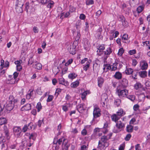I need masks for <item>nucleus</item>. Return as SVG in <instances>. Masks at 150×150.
Returning <instances> with one entry per match:
<instances>
[{
	"mask_svg": "<svg viewBox=\"0 0 150 150\" xmlns=\"http://www.w3.org/2000/svg\"><path fill=\"white\" fill-rule=\"evenodd\" d=\"M132 137V135L130 134H127L125 138V140L126 141H129Z\"/></svg>",
	"mask_w": 150,
	"mask_h": 150,
	"instance_id": "09e8293b",
	"label": "nucleus"
},
{
	"mask_svg": "<svg viewBox=\"0 0 150 150\" xmlns=\"http://www.w3.org/2000/svg\"><path fill=\"white\" fill-rule=\"evenodd\" d=\"M28 129H35L37 126V125L34 124L32 122H30L28 125Z\"/></svg>",
	"mask_w": 150,
	"mask_h": 150,
	"instance_id": "bb28decb",
	"label": "nucleus"
},
{
	"mask_svg": "<svg viewBox=\"0 0 150 150\" xmlns=\"http://www.w3.org/2000/svg\"><path fill=\"white\" fill-rule=\"evenodd\" d=\"M141 69L142 70L146 69L148 67L147 63L144 61H143L141 62Z\"/></svg>",
	"mask_w": 150,
	"mask_h": 150,
	"instance_id": "aec40b11",
	"label": "nucleus"
},
{
	"mask_svg": "<svg viewBox=\"0 0 150 150\" xmlns=\"http://www.w3.org/2000/svg\"><path fill=\"white\" fill-rule=\"evenodd\" d=\"M33 66L34 68L38 70H40L42 68V64L37 62H36L35 64V65H33Z\"/></svg>",
	"mask_w": 150,
	"mask_h": 150,
	"instance_id": "c85d7f7f",
	"label": "nucleus"
},
{
	"mask_svg": "<svg viewBox=\"0 0 150 150\" xmlns=\"http://www.w3.org/2000/svg\"><path fill=\"white\" fill-rule=\"evenodd\" d=\"M115 123V126L116 129L115 127L113 129V132L115 133H117L120 132L125 128V124L120 120L118 121Z\"/></svg>",
	"mask_w": 150,
	"mask_h": 150,
	"instance_id": "20e7f679",
	"label": "nucleus"
},
{
	"mask_svg": "<svg viewBox=\"0 0 150 150\" xmlns=\"http://www.w3.org/2000/svg\"><path fill=\"white\" fill-rule=\"evenodd\" d=\"M128 83L127 80L126 78H123L120 81L121 85L119 87L123 89H125L128 86Z\"/></svg>",
	"mask_w": 150,
	"mask_h": 150,
	"instance_id": "9d476101",
	"label": "nucleus"
},
{
	"mask_svg": "<svg viewBox=\"0 0 150 150\" xmlns=\"http://www.w3.org/2000/svg\"><path fill=\"white\" fill-rule=\"evenodd\" d=\"M116 93L120 98L124 99L127 97L128 94V90L125 89H123L120 87H117Z\"/></svg>",
	"mask_w": 150,
	"mask_h": 150,
	"instance_id": "f03ea898",
	"label": "nucleus"
},
{
	"mask_svg": "<svg viewBox=\"0 0 150 150\" xmlns=\"http://www.w3.org/2000/svg\"><path fill=\"white\" fill-rule=\"evenodd\" d=\"M103 96H102L101 98V100L102 101V104L103 105V106L104 107L105 105V102L106 101L107 98H103Z\"/></svg>",
	"mask_w": 150,
	"mask_h": 150,
	"instance_id": "13d9d810",
	"label": "nucleus"
},
{
	"mask_svg": "<svg viewBox=\"0 0 150 150\" xmlns=\"http://www.w3.org/2000/svg\"><path fill=\"white\" fill-rule=\"evenodd\" d=\"M22 7L21 6H16V12L18 13H21L23 11V9L22 8Z\"/></svg>",
	"mask_w": 150,
	"mask_h": 150,
	"instance_id": "e433bc0d",
	"label": "nucleus"
},
{
	"mask_svg": "<svg viewBox=\"0 0 150 150\" xmlns=\"http://www.w3.org/2000/svg\"><path fill=\"white\" fill-rule=\"evenodd\" d=\"M67 48L70 54L74 55L76 53V46L74 45V43H69L67 46Z\"/></svg>",
	"mask_w": 150,
	"mask_h": 150,
	"instance_id": "0eeeda50",
	"label": "nucleus"
},
{
	"mask_svg": "<svg viewBox=\"0 0 150 150\" xmlns=\"http://www.w3.org/2000/svg\"><path fill=\"white\" fill-rule=\"evenodd\" d=\"M103 66V69L104 71H107L108 70L111 69V67L109 64H104Z\"/></svg>",
	"mask_w": 150,
	"mask_h": 150,
	"instance_id": "b1692460",
	"label": "nucleus"
},
{
	"mask_svg": "<svg viewBox=\"0 0 150 150\" xmlns=\"http://www.w3.org/2000/svg\"><path fill=\"white\" fill-rule=\"evenodd\" d=\"M136 51L135 49L130 50L129 51V53L130 55H132L134 54H136Z\"/></svg>",
	"mask_w": 150,
	"mask_h": 150,
	"instance_id": "e2e57ef3",
	"label": "nucleus"
},
{
	"mask_svg": "<svg viewBox=\"0 0 150 150\" xmlns=\"http://www.w3.org/2000/svg\"><path fill=\"white\" fill-rule=\"evenodd\" d=\"M91 62V60L89 59L86 63V64L83 67V69L85 71H86L90 67V64Z\"/></svg>",
	"mask_w": 150,
	"mask_h": 150,
	"instance_id": "393cba45",
	"label": "nucleus"
},
{
	"mask_svg": "<svg viewBox=\"0 0 150 150\" xmlns=\"http://www.w3.org/2000/svg\"><path fill=\"white\" fill-rule=\"evenodd\" d=\"M23 146H28L29 147H30L33 144V143H29V144H28L27 143V141L26 140L23 141Z\"/></svg>",
	"mask_w": 150,
	"mask_h": 150,
	"instance_id": "c9c22d12",
	"label": "nucleus"
},
{
	"mask_svg": "<svg viewBox=\"0 0 150 150\" xmlns=\"http://www.w3.org/2000/svg\"><path fill=\"white\" fill-rule=\"evenodd\" d=\"M94 132H96V134L97 135L100 137L102 135L103 133L104 134L106 133L107 132V130L106 129L104 131L103 130V129L96 128L94 129Z\"/></svg>",
	"mask_w": 150,
	"mask_h": 150,
	"instance_id": "1a4fd4ad",
	"label": "nucleus"
},
{
	"mask_svg": "<svg viewBox=\"0 0 150 150\" xmlns=\"http://www.w3.org/2000/svg\"><path fill=\"white\" fill-rule=\"evenodd\" d=\"M81 134L83 136H85L87 135V132L85 128H84L81 131Z\"/></svg>",
	"mask_w": 150,
	"mask_h": 150,
	"instance_id": "5fc2aeb1",
	"label": "nucleus"
},
{
	"mask_svg": "<svg viewBox=\"0 0 150 150\" xmlns=\"http://www.w3.org/2000/svg\"><path fill=\"white\" fill-rule=\"evenodd\" d=\"M28 129V126L27 125H25L23 128L22 130L23 132H25L27 131Z\"/></svg>",
	"mask_w": 150,
	"mask_h": 150,
	"instance_id": "69168bd1",
	"label": "nucleus"
},
{
	"mask_svg": "<svg viewBox=\"0 0 150 150\" xmlns=\"http://www.w3.org/2000/svg\"><path fill=\"white\" fill-rule=\"evenodd\" d=\"M21 130L19 127L16 126L13 128V133L15 136L17 137L21 136Z\"/></svg>",
	"mask_w": 150,
	"mask_h": 150,
	"instance_id": "6e6552de",
	"label": "nucleus"
},
{
	"mask_svg": "<svg viewBox=\"0 0 150 150\" xmlns=\"http://www.w3.org/2000/svg\"><path fill=\"white\" fill-rule=\"evenodd\" d=\"M67 142V141H65L62 145V150H68L70 145Z\"/></svg>",
	"mask_w": 150,
	"mask_h": 150,
	"instance_id": "cd10ccee",
	"label": "nucleus"
},
{
	"mask_svg": "<svg viewBox=\"0 0 150 150\" xmlns=\"http://www.w3.org/2000/svg\"><path fill=\"white\" fill-rule=\"evenodd\" d=\"M7 122V120L4 117L0 118V125L6 124Z\"/></svg>",
	"mask_w": 150,
	"mask_h": 150,
	"instance_id": "2f4dec72",
	"label": "nucleus"
},
{
	"mask_svg": "<svg viewBox=\"0 0 150 150\" xmlns=\"http://www.w3.org/2000/svg\"><path fill=\"white\" fill-rule=\"evenodd\" d=\"M124 52V50L122 48H120L118 52V55L120 56H121L123 54Z\"/></svg>",
	"mask_w": 150,
	"mask_h": 150,
	"instance_id": "49530a36",
	"label": "nucleus"
},
{
	"mask_svg": "<svg viewBox=\"0 0 150 150\" xmlns=\"http://www.w3.org/2000/svg\"><path fill=\"white\" fill-rule=\"evenodd\" d=\"M143 87V85L139 82H137L134 85V88L137 90H139Z\"/></svg>",
	"mask_w": 150,
	"mask_h": 150,
	"instance_id": "5701e85b",
	"label": "nucleus"
},
{
	"mask_svg": "<svg viewBox=\"0 0 150 150\" xmlns=\"http://www.w3.org/2000/svg\"><path fill=\"white\" fill-rule=\"evenodd\" d=\"M73 62V59H69L68 61L65 64L66 66H67L68 65L71 64Z\"/></svg>",
	"mask_w": 150,
	"mask_h": 150,
	"instance_id": "4d7b16f0",
	"label": "nucleus"
},
{
	"mask_svg": "<svg viewBox=\"0 0 150 150\" xmlns=\"http://www.w3.org/2000/svg\"><path fill=\"white\" fill-rule=\"evenodd\" d=\"M97 55L101 56L104 52V50L105 49V45L103 44H99L96 46Z\"/></svg>",
	"mask_w": 150,
	"mask_h": 150,
	"instance_id": "39448f33",
	"label": "nucleus"
},
{
	"mask_svg": "<svg viewBox=\"0 0 150 150\" xmlns=\"http://www.w3.org/2000/svg\"><path fill=\"white\" fill-rule=\"evenodd\" d=\"M86 3L87 5L92 4H93V0H87L86 1Z\"/></svg>",
	"mask_w": 150,
	"mask_h": 150,
	"instance_id": "774afa93",
	"label": "nucleus"
},
{
	"mask_svg": "<svg viewBox=\"0 0 150 150\" xmlns=\"http://www.w3.org/2000/svg\"><path fill=\"white\" fill-rule=\"evenodd\" d=\"M90 93V92L89 90H87L85 91H84L83 93L81 94V97L82 100H84L86 98V96L88 95Z\"/></svg>",
	"mask_w": 150,
	"mask_h": 150,
	"instance_id": "f3484780",
	"label": "nucleus"
},
{
	"mask_svg": "<svg viewBox=\"0 0 150 150\" xmlns=\"http://www.w3.org/2000/svg\"><path fill=\"white\" fill-rule=\"evenodd\" d=\"M34 89H30L29 90V92L26 95V98L27 99H29L31 97H33L34 95Z\"/></svg>",
	"mask_w": 150,
	"mask_h": 150,
	"instance_id": "412c9836",
	"label": "nucleus"
},
{
	"mask_svg": "<svg viewBox=\"0 0 150 150\" xmlns=\"http://www.w3.org/2000/svg\"><path fill=\"white\" fill-rule=\"evenodd\" d=\"M59 84H62L65 86H67L69 84L68 82L67 81H65L64 79L62 77L59 78Z\"/></svg>",
	"mask_w": 150,
	"mask_h": 150,
	"instance_id": "dca6fc26",
	"label": "nucleus"
},
{
	"mask_svg": "<svg viewBox=\"0 0 150 150\" xmlns=\"http://www.w3.org/2000/svg\"><path fill=\"white\" fill-rule=\"evenodd\" d=\"M133 130V127L130 125H128L126 127V131L129 133L132 132Z\"/></svg>",
	"mask_w": 150,
	"mask_h": 150,
	"instance_id": "7c9ffc66",
	"label": "nucleus"
},
{
	"mask_svg": "<svg viewBox=\"0 0 150 150\" xmlns=\"http://www.w3.org/2000/svg\"><path fill=\"white\" fill-rule=\"evenodd\" d=\"M140 75L142 77H146L147 76V72L146 71H142Z\"/></svg>",
	"mask_w": 150,
	"mask_h": 150,
	"instance_id": "864d4df0",
	"label": "nucleus"
},
{
	"mask_svg": "<svg viewBox=\"0 0 150 150\" xmlns=\"http://www.w3.org/2000/svg\"><path fill=\"white\" fill-rule=\"evenodd\" d=\"M108 126V123L107 122H106L104 124L103 127V128H100L101 129H103V130L104 131L106 129L107 130V132H108V129H107Z\"/></svg>",
	"mask_w": 150,
	"mask_h": 150,
	"instance_id": "3c124183",
	"label": "nucleus"
},
{
	"mask_svg": "<svg viewBox=\"0 0 150 150\" xmlns=\"http://www.w3.org/2000/svg\"><path fill=\"white\" fill-rule=\"evenodd\" d=\"M61 91L62 89L60 88H57L56 89L54 95L56 96V97L58 96L59 93L61 92Z\"/></svg>",
	"mask_w": 150,
	"mask_h": 150,
	"instance_id": "58836bf2",
	"label": "nucleus"
},
{
	"mask_svg": "<svg viewBox=\"0 0 150 150\" xmlns=\"http://www.w3.org/2000/svg\"><path fill=\"white\" fill-rule=\"evenodd\" d=\"M31 105L30 104L28 103L23 106L21 108V110L22 111H28L31 109Z\"/></svg>",
	"mask_w": 150,
	"mask_h": 150,
	"instance_id": "9b49d317",
	"label": "nucleus"
},
{
	"mask_svg": "<svg viewBox=\"0 0 150 150\" xmlns=\"http://www.w3.org/2000/svg\"><path fill=\"white\" fill-rule=\"evenodd\" d=\"M112 136V134L110 133L107 136L104 135L101 137L100 140L98 142L97 147L98 150H105L106 149L109 145L108 140L111 138Z\"/></svg>",
	"mask_w": 150,
	"mask_h": 150,
	"instance_id": "f257e3e1",
	"label": "nucleus"
},
{
	"mask_svg": "<svg viewBox=\"0 0 150 150\" xmlns=\"http://www.w3.org/2000/svg\"><path fill=\"white\" fill-rule=\"evenodd\" d=\"M77 76V75L76 74L73 72L69 74L68 75V77L69 79L72 80L76 78Z\"/></svg>",
	"mask_w": 150,
	"mask_h": 150,
	"instance_id": "c756f323",
	"label": "nucleus"
},
{
	"mask_svg": "<svg viewBox=\"0 0 150 150\" xmlns=\"http://www.w3.org/2000/svg\"><path fill=\"white\" fill-rule=\"evenodd\" d=\"M5 142V137L3 136H1L0 137V144L4 143Z\"/></svg>",
	"mask_w": 150,
	"mask_h": 150,
	"instance_id": "8fccbe9b",
	"label": "nucleus"
},
{
	"mask_svg": "<svg viewBox=\"0 0 150 150\" xmlns=\"http://www.w3.org/2000/svg\"><path fill=\"white\" fill-rule=\"evenodd\" d=\"M17 82L18 81H16V79L12 78L10 80L9 83L11 84H14L17 83Z\"/></svg>",
	"mask_w": 150,
	"mask_h": 150,
	"instance_id": "603ef678",
	"label": "nucleus"
},
{
	"mask_svg": "<svg viewBox=\"0 0 150 150\" xmlns=\"http://www.w3.org/2000/svg\"><path fill=\"white\" fill-rule=\"evenodd\" d=\"M76 8L72 6H70L69 9V12L71 13L75 11Z\"/></svg>",
	"mask_w": 150,
	"mask_h": 150,
	"instance_id": "680f3d73",
	"label": "nucleus"
},
{
	"mask_svg": "<svg viewBox=\"0 0 150 150\" xmlns=\"http://www.w3.org/2000/svg\"><path fill=\"white\" fill-rule=\"evenodd\" d=\"M111 118L112 121L115 122L118 121L120 118L116 114H113L111 116Z\"/></svg>",
	"mask_w": 150,
	"mask_h": 150,
	"instance_id": "4468645a",
	"label": "nucleus"
},
{
	"mask_svg": "<svg viewBox=\"0 0 150 150\" xmlns=\"http://www.w3.org/2000/svg\"><path fill=\"white\" fill-rule=\"evenodd\" d=\"M36 108L37 109V111L38 112H39L42 109V107L40 102H39L37 103Z\"/></svg>",
	"mask_w": 150,
	"mask_h": 150,
	"instance_id": "72a5a7b5",
	"label": "nucleus"
},
{
	"mask_svg": "<svg viewBox=\"0 0 150 150\" xmlns=\"http://www.w3.org/2000/svg\"><path fill=\"white\" fill-rule=\"evenodd\" d=\"M119 34V33L118 31H116L112 33V35L113 36V38H116L117 37L118 35Z\"/></svg>",
	"mask_w": 150,
	"mask_h": 150,
	"instance_id": "338daca9",
	"label": "nucleus"
},
{
	"mask_svg": "<svg viewBox=\"0 0 150 150\" xmlns=\"http://www.w3.org/2000/svg\"><path fill=\"white\" fill-rule=\"evenodd\" d=\"M104 82L103 79L101 77H99L98 78V86L101 88Z\"/></svg>",
	"mask_w": 150,
	"mask_h": 150,
	"instance_id": "a211bd4d",
	"label": "nucleus"
},
{
	"mask_svg": "<svg viewBox=\"0 0 150 150\" xmlns=\"http://www.w3.org/2000/svg\"><path fill=\"white\" fill-rule=\"evenodd\" d=\"M36 134L35 133H32L31 134L29 137V139H31L34 140L35 139Z\"/></svg>",
	"mask_w": 150,
	"mask_h": 150,
	"instance_id": "de8ad7c7",
	"label": "nucleus"
},
{
	"mask_svg": "<svg viewBox=\"0 0 150 150\" xmlns=\"http://www.w3.org/2000/svg\"><path fill=\"white\" fill-rule=\"evenodd\" d=\"M121 118L125 114V112L122 108L119 109L116 113Z\"/></svg>",
	"mask_w": 150,
	"mask_h": 150,
	"instance_id": "f8f14e48",
	"label": "nucleus"
},
{
	"mask_svg": "<svg viewBox=\"0 0 150 150\" xmlns=\"http://www.w3.org/2000/svg\"><path fill=\"white\" fill-rule=\"evenodd\" d=\"M36 91L37 94L41 95L42 94V92L41 91V87H39L36 90Z\"/></svg>",
	"mask_w": 150,
	"mask_h": 150,
	"instance_id": "c03bdc74",
	"label": "nucleus"
},
{
	"mask_svg": "<svg viewBox=\"0 0 150 150\" xmlns=\"http://www.w3.org/2000/svg\"><path fill=\"white\" fill-rule=\"evenodd\" d=\"M93 119L100 117L101 115V110L98 106L94 107L93 112Z\"/></svg>",
	"mask_w": 150,
	"mask_h": 150,
	"instance_id": "423d86ee",
	"label": "nucleus"
},
{
	"mask_svg": "<svg viewBox=\"0 0 150 150\" xmlns=\"http://www.w3.org/2000/svg\"><path fill=\"white\" fill-rule=\"evenodd\" d=\"M113 76L115 79L119 80L122 79V74L121 72L119 71H117L115 72Z\"/></svg>",
	"mask_w": 150,
	"mask_h": 150,
	"instance_id": "4be33fe9",
	"label": "nucleus"
},
{
	"mask_svg": "<svg viewBox=\"0 0 150 150\" xmlns=\"http://www.w3.org/2000/svg\"><path fill=\"white\" fill-rule=\"evenodd\" d=\"M132 77L133 78V79L135 80L137 79V72H134L132 74Z\"/></svg>",
	"mask_w": 150,
	"mask_h": 150,
	"instance_id": "bf43d9fd",
	"label": "nucleus"
},
{
	"mask_svg": "<svg viewBox=\"0 0 150 150\" xmlns=\"http://www.w3.org/2000/svg\"><path fill=\"white\" fill-rule=\"evenodd\" d=\"M129 38H122V39L123 42L127 43L130 42V41L128 39Z\"/></svg>",
	"mask_w": 150,
	"mask_h": 150,
	"instance_id": "0e129e2a",
	"label": "nucleus"
},
{
	"mask_svg": "<svg viewBox=\"0 0 150 150\" xmlns=\"http://www.w3.org/2000/svg\"><path fill=\"white\" fill-rule=\"evenodd\" d=\"M127 98L130 100L132 101H133L135 99V97L134 95H129L127 96Z\"/></svg>",
	"mask_w": 150,
	"mask_h": 150,
	"instance_id": "a18cd8bd",
	"label": "nucleus"
},
{
	"mask_svg": "<svg viewBox=\"0 0 150 150\" xmlns=\"http://www.w3.org/2000/svg\"><path fill=\"white\" fill-rule=\"evenodd\" d=\"M13 104H11L8 103L6 107L7 108L8 110H10L13 109Z\"/></svg>",
	"mask_w": 150,
	"mask_h": 150,
	"instance_id": "4c0bfd02",
	"label": "nucleus"
},
{
	"mask_svg": "<svg viewBox=\"0 0 150 150\" xmlns=\"http://www.w3.org/2000/svg\"><path fill=\"white\" fill-rule=\"evenodd\" d=\"M144 6H139L137 8V11L139 13L141 12L144 9Z\"/></svg>",
	"mask_w": 150,
	"mask_h": 150,
	"instance_id": "79ce46f5",
	"label": "nucleus"
},
{
	"mask_svg": "<svg viewBox=\"0 0 150 150\" xmlns=\"http://www.w3.org/2000/svg\"><path fill=\"white\" fill-rule=\"evenodd\" d=\"M48 2L49 3V4L47 6V8H51L53 6L54 3L53 1L50 0L49 2Z\"/></svg>",
	"mask_w": 150,
	"mask_h": 150,
	"instance_id": "a19ab883",
	"label": "nucleus"
},
{
	"mask_svg": "<svg viewBox=\"0 0 150 150\" xmlns=\"http://www.w3.org/2000/svg\"><path fill=\"white\" fill-rule=\"evenodd\" d=\"M77 108L78 111L80 113H82L85 110V108L84 107L83 104L78 105L77 106Z\"/></svg>",
	"mask_w": 150,
	"mask_h": 150,
	"instance_id": "ddd939ff",
	"label": "nucleus"
},
{
	"mask_svg": "<svg viewBox=\"0 0 150 150\" xmlns=\"http://www.w3.org/2000/svg\"><path fill=\"white\" fill-rule=\"evenodd\" d=\"M125 72L126 75H129L132 74L134 72V71L131 68H126Z\"/></svg>",
	"mask_w": 150,
	"mask_h": 150,
	"instance_id": "a878e982",
	"label": "nucleus"
},
{
	"mask_svg": "<svg viewBox=\"0 0 150 150\" xmlns=\"http://www.w3.org/2000/svg\"><path fill=\"white\" fill-rule=\"evenodd\" d=\"M112 51L111 48L110 47H109L106 49L104 51V54L106 55V59H107L112 52Z\"/></svg>",
	"mask_w": 150,
	"mask_h": 150,
	"instance_id": "6ab92c4d",
	"label": "nucleus"
},
{
	"mask_svg": "<svg viewBox=\"0 0 150 150\" xmlns=\"http://www.w3.org/2000/svg\"><path fill=\"white\" fill-rule=\"evenodd\" d=\"M4 131L6 139L7 140H9L10 138L9 131L7 127L6 126H4Z\"/></svg>",
	"mask_w": 150,
	"mask_h": 150,
	"instance_id": "2eb2a0df",
	"label": "nucleus"
},
{
	"mask_svg": "<svg viewBox=\"0 0 150 150\" xmlns=\"http://www.w3.org/2000/svg\"><path fill=\"white\" fill-rule=\"evenodd\" d=\"M121 103V100L119 99H117L115 100L114 102V105L117 107H118L120 106Z\"/></svg>",
	"mask_w": 150,
	"mask_h": 150,
	"instance_id": "f704fd0d",
	"label": "nucleus"
},
{
	"mask_svg": "<svg viewBox=\"0 0 150 150\" xmlns=\"http://www.w3.org/2000/svg\"><path fill=\"white\" fill-rule=\"evenodd\" d=\"M62 109L65 112L68 111V109L67 106L66 105H62Z\"/></svg>",
	"mask_w": 150,
	"mask_h": 150,
	"instance_id": "052dcab7",
	"label": "nucleus"
},
{
	"mask_svg": "<svg viewBox=\"0 0 150 150\" xmlns=\"http://www.w3.org/2000/svg\"><path fill=\"white\" fill-rule=\"evenodd\" d=\"M54 98V96L52 95H49L47 99V102H50L52 101Z\"/></svg>",
	"mask_w": 150,
	"mask_h": 150,
	"instance_id": "ea45409f",
	"label": "nucleus"
},
{
	"mask_svg": "<svg viewBox=\"0 0 150 150\" xmlns=\"http://www.w3.org/2000/svg\"><path fill=\"white\" fill-rule=\"evenodd\" d=\"M23 3L21 1L18 0L16 2V6H21L23 7Z\"/></svg>",
	"mask_w": 150,
	"mask_h": 150,
	"instance_id": "37998d69",
	"label": "nucleus"
},
{
	"mask_svg": "<svg viewBox=\"0 0 150 150\" xmlns=\"http://www.w3.org/2000/svg\"><path fill=\"white\" fill-rule=\"evenodd\" d=\"M66 139L64 137L58 139L57 137H55L54 138L53 141V144L56 145L55 147V150H58L59 148V145L64 144L65 142Z\"/></svg>",
	"mask_w": 150,
	"mask_h": 150,
	"instance_id": "7ed1b4c3",
	"label": "nucleus"
},
{
	"mask_svg": "<svg viewBox=\"0 0 150 150\" xmlns=\"http://www.w3.org/2000/svg\"><path fill=\"white\" fill-rule=\"evenodd\" d=\"M79 83L78 81H76L71 83V88H76L79 86Z\"/></svg>",
	"mask_w": 150,
	"mask_h": 150,
	"instance_id": "473e14b6",
	"label": "nucleus"
},
{
	"mask_svg": "<svg viewBox=\"0 0 150 150\" xmlns=\"http://www.w3.org/2000/svg\"><path fill=\"white\" fill-rule=\"evenodd\" d=\"M139 106L138 104H135L134 105L133 107V109L134 110L137 111L139 110Z\"/></svg>",
	"mask_w": 150,
	"mask_h": 150,
	"instance_id": "6e6d98bb",
	"label": "nucleus"
}]
</instances>
